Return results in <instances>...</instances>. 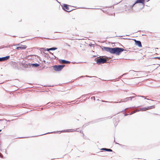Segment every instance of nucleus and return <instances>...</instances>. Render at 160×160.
Returning a JSON list of instances; mask_svg holds the SVG:
<instances>
[{"label":"nucleus","mask_w":160,"mask_h":160,"mask_svg":"<svg viewBox=\"0 0 160 160\" xmlns=\"http://www.w3.org/2000/svg\"><path fill=\"white\" fill-rule=\"evenodd\" d=\"M102 51L109 52L111 54L119 55L124 50L123 48L119 47L110 48L104 46L101 47Z\"/></svg>","instance_id":"nucleus-1"},{"label":"nucleus","mask_w":160,"mask_h":160,"mask_svg":"<svg viewBox=\"0 0 160 160\" xmlns=\"http://www.w3.org/2000/svg\"><path fill=\"white\" fill-rule=\"evenodd\" d=\"M136 96L141 97L142 98H144V99H147V100H149L148 99H147L145 98V97L143 96ZM135 97V96H133L132 97H129L126 98L124 99H121L120 101L118 102H113L114 103H120L121 102H126L131 101L132 98H134Z\"/></svg>","instance_id":"nucleus-2"},{"label":"nucleus","mask_w":160,"mask_h":160,"mask_svg":"<svg viewBox=\"0 0 160 160\" xmlns=\"http://www.w3.org/2000/svg\"><path fill=\"white\" fill-rule=\"evenodd\" d=\"M65 66L64 65H55L52 66L54 70L57 72L61 71Z\"/></svg>","instance_id":"nucleus-3"},{"label":"nucleus","mask_w":160,"mask_h":160,"mask_svg":"<svg viewBox=\"0 0 160 160\" xmlns=\"http://www.w3.org/2000/svg\"><path fill=\"white\" fill-rule=\"evenodd\" d=\"M107 61V60L106 59L101 58L97 59L96 61L98 65L106 63Z\"/></svg>","instance_id":"nucleus-4"},{"label":"nucleus","mask_w":160,"mask_h":160,"mask_svg":"<svg viewBox=\"0 0 160 160\" xmlns=\"http://www.w3.org/2000/svg\"><path fill=\"white\" fill-rule=\"evenodd\" d=\"M62 8L65 11L69 12L71 11L73 9H70L69 6L66 4H63L62 6Z\"/></svg>","instance_id":"nucleus-5"},{"label":"nucleus","mask_w":160,"mask_h":160,"mask_svg":"<svg viewBox=\"0 0 160 160\" xmlns=\"http://www.w3.org/2000/svg\"><path fill=\"white\" fill-rule=\"evenodd\" d=\"M147 2H148L150 0H146ZM145 2V0H137L133 4V5L131 6V7L132 8L133 6L137 3H141L143 5H144Z\"/></svg>","instance_id":"nucleus-6"},{"label":"nucleus","mask_w":160,"mask_h":160,"mask_svg":"<svg viewBox=\"0 0 160 160\" xmlns=\"http://www.w3.org/2000/svg\"><path fill=\"white\" fill-rule=\"evenodd\" d=\"M102 118H99V119H97L95 120H93V121L89 122L88 123H87L85 124L82 127H85L86 126H88L89 124H91V123H93L96 122H98V120H100L101 119H102Z\"/></svg>","instance_id":"nucleus-7"},{"label":"nucleus","mask_w":160,"mask_h":160,"mask_svg":"<svg viewBox=\"0 0 160 160\" xmlns=\"http://www.w3.org/2000/svg\"><path fill=\"white\" fill-rule=\"evenodd\" d=\"M10 56H7L5 57L0 58V62L4 61L9 59Z\"/></svg>","instance_id":"nucleus-8"},{"label":"nucleus","mask_w":160,"mask_h":160,"mask_svg":"<svg viewBox=\"0 0 160 160\" xmlns=\"http://www.w3.org/2000/svg\"><path fill=\"white\" fill-rule=\"evenodd\" d=\"M135 42V44L138 46V47L141 48L142 47L141 42L139 40H137L136 39H134Z\"/></svg>","instance_id":"nucleus-9"},{"label":"nucleus","mask_w":160,"mask_h":160,"mask_svg":"<svg viewBox=\"0 0 160 160\" xmlns=\"http://www.w3.org/2000/svg\"><path fill=\"white\" fill-rule=\"evenodd\" d=\"M20 65H22L25 68H28L29 67V65H30L31 63H26L25 62H21L20 64Z\"/></svg>","instance_id":"nucleus-10"},{"label":"nucleus","mask_w":160,"mask_h":160,"mask_svg":"<svg viewBox=\"0 0 160 160\" xmlns=\"http://www.w3.org/2000/svg\"><path fill=\"white\" fill-rule=\"evenodd\" d=\"M21 46L17 47L16 49L17 50H23L25 49L27 47L26 45H23L22 44H20Z\"/></svg>","instance_id":"nucleus-11"},{"label":"nucleus","mask_w":160,"mask_h":160,"mask_svg":"<svg viewBox=\"0 0 160 160\" xmlns=\"http://www.w3.org/2000/svg\"><path fill=\"white\" fill-rule=\"evenodd\" d=\"M59 61L60 63H64L65 64H68L71 62L70 61H68L67 60H66L64 59H60L59 60Z\"/></svg>","instance_id":"nucleus-12"},{"label":"nucleus","mask_w":160,"mask_h":160,"mask_svg":"<svg viewBox=\"0 0 160 160\" xmlns=\"http://www.w3.org/2000/svg\"><path fill=\"white\" fill-rule=\"evenodd\" d=\"M30 65H29V67H30L31 66H32L34 67H38L40 66V64L37 63H31Z\"/></svg>","instance_id":"nucleus-13"},{"label":"nucleus","mask_w":160,"mask_h":160,"mask_svg":"<svg viewBox=\"0 0 160 160\" xmlns=\"http://www.w3.org/2000/svg\"><path fill=\"white\" fill-rule=\"evenodd\" d=\"M101 150H104V151H107V152H112V149H110L107 148H102L101 149Z\"/></svg>","instance_id":"nucleus-14"},{"label":"nucleus","mask_w":160,"mask_h":160,"mask_svg":"<svg viewBox=\"0 0 160 160\" xmlns=\"http://www.w3.org/2000/svg\"><path fill=\"white\" fill-rule=\"evenodd\" d=\"M56 132H47V133H44V134H42L40 135H39L36 136H31V137H37V136H42V135H46V134H49V133H55Z\"/></svg>","instance_id":"nucleus-15"},{"label":"nucleus","mask_w":160,"mask_h":160,"mask_svg":"<svg viewBox=\"0 0 160 160\" xmlns=\"http://www.w3.org/2000/svg\"><path fill=\"white\" fill-rule=\"evenodd\" d=\"M147 110V108L146 107H144V108H141L140 109L137 110V111L139 112V111H146Z\"/></svg>","instance_id":"nucleus-16"},{"label":"nucleus","mask_w":160,"mask_h":160,"mask_svg":"<svg viewBox=\"0 0 160 160\" xmlns=\"http://www.w3.org/2000/svg\"><path fill=\"white\" fill-rule=\"evenodd\" d=\"M10 47V45H7V46H4L2 45L0 46V49H2L4 48H8Z\"/></svg>","instance_id":"nucleus-17"},{"label":"nucleus","mask_w":160,"mask_h":160,"mask_svg":"<svg viewBox=\"0 0 160 160\" xmlns=\"http://www.w3.org/2000/svg\"><path fill=\"white\" fill-rule=\"evenodd\" d=\"M146 108H147V110H149V109H152L154 108L155 106H152L147 107H146Z\"/></svg>","instance_id":"nucleus-18"},{"label":"nucleus","mask_w":160,"mask_h":160,"mask_svg":"<svg viewBox=\"0 0 160 160\" xmlns=\"http://www.w3.org/2000/svg\"><path fill=\"white\" fill-rule=\"evenodd\" d=\"M73 131H72V129H67V130H65L63 131H62V132H72Z\"/></svg>","instance_id":"nucleus-19"},{"label":"nucleus","mask_w":160,"mask_h":160,"mask_svg":"<svg viewBox=\"0 0 160 160\" xmlns=\"http://www.w3.org/2000/svg\"><path fill=\"white\" fill-rule=\"evenodd\" d=\"M89 77V78L93 77L90 76H88V75H86V76H81L80 77V78H83V77ZM93 77H95V76H93Z\"/></svg>","instance_id":"nucleus-20"},{"label":"nucleus","mask_w":160,"mask_h":160,"mask_svg":"<svg viewBox=\"0 0 160 160\" xmlns=\"http://www.w3.org/2000/svg\"><path fill=\"white\" fill-rule=\"evenodd\" d=\"M57 49V48L54 47L50 48V51L55 50Z\"/></svg>","instance_id":"nucleus-21"},{"label":"nucleus","mask_w":160,"mask_h":160,"mask_svg":"<svg viewBox=\"0 0 160 160\" xmlns=\"http://www.w3.org/2000/svg\"><path fill=\"white\" fill-rule=\"evenodd\" d=\"M44 56L47 58H50V57L49 56V55L47 53H45Z\"/></svg>","instance_id":"nucleus-22"},{"label":"nucleus","mask_w":160,"mask_h":160,"mask_svg":"<svg viewBox=\"0 0 160 160\" xmlns=\"http://www.w3.org/2000/svg\"><path fill=\"white\" fill-rule=\"evenodd\" d=\"M137 112H138L137 111V110H136V111H134V112H132L130 113H129L128 114H129V115H132V114L134 113H135Z\"/></svg>","instance_id":"nucleus-23"},{"label":"nucleus","mask_w":160,"mask_h":160,"mask_svg":"<svg viewBox=\"0 0 160 160\" xmlns=\"http://www.w3.org/2000/svg\"><path fill=\"white\" fill-rule=\"evenodd\" d=\"M92 99H93L94 101L95 100V97L94 96H92L91 98Z\"/></svg>","instance_id":"nucleus-24"},{"label":"nucleus","mask_w":160,"mask_h":160,"mask_svg":"<svg viewBox=\"0 0 160 160\" xmlns=\"http://www.w3.org/2000/svg\"><path fill=\"white\" fill-rule=\"evenodd\" d=\"M65 45H67V46H68V47H70V45H69V44H68V43H65Z\"/></svg>","instance_id":"nucleus-25"},{"label":"nucleus","mask_w":160,"mask_h":160,"mask_svg":"<svg viewBox=\"0 0 160 160\" xmlns=\"http://www.w3.org/2000/svg\"><path fill=\"white\" fill-rule=\"evenodd\" d=\"M46 51H48L49 52L50 51V48H46Z\"/></svg>","instance_id":"nucleus-26"},{"label":"nucleus","mask_w":160,"mask_h":160,"mask_svg":"<svg viewBox=\"0 0 160 160\" xmlns=\"http://www.w3.org/2000/svg\"><path fill=\"white\" fill-rule=\"evenodd\" d=\"M53 103V102H48L47 103V104H52Z\"/></svg>","instance_id":"nucleus-27"},{"label":"nucleus","mask_w":160,"mask_h":160,"mask_svg":"<svg viewBox=\"0 0 160 160\" xmlns=\"http://www.w3.org/2000/svg\"><path fill=\"white\" fill-rule=\"evenodd\" d=\"M2 154L0 152V157L2 158Z\"/></svg>","instance_id":"nucleus-28"},{"label":"nucleus","mask_w":160,"mask_h":160,"mask_svg":"<svg viewBox=\"0 0 160 160\" xmlns=\"http://www.w3.org/2000/svg\"><path fill=\"white\" fill-rule=\"evenodd\" d=\"M51 58H53V59H55L56 58V57L55 56L53 55V57H52Z\"/></svg>","instance_id":"nucleus-29"},{"label":"nucleus","mask_w":160,"mask_h":160,"mask_svg":"<svg viewBox=\"0 0 160 160\" xmlns=\"http://www.w3.org/2000/svg\"><path fill=\"white\" fill-rule=\"evenodd\" d=\"M114 142H115V143L116 144H119L118 143H117V142H115V139H114Z\"/></svg>","instance_id":"nucleus-30"},{"label":"nucleus","mask_w":160,"mask_h":160,"mask_svg":"<svg viewBox=\"0 0 160 160\" xmlns=\"http://www.w3.org/2000/svg\"><path fill=\"white\" fill-rule=\"evenodd\" d=\"M49 52L51 54H52V55H53V53H52L51 52H50V51H49Z\"/></svg>","instance_id":"nucleus-31"},{"label":"nucleus","mask_w":160,"mask_h":160,"mask_svg":"<svg viewBox=\"0 0 160 160\" xmlns=\"http://www.w3.org/2000/svg\"><path fill=\"white\" fill-rule=\"evenodd\" d=\"M123 50H124L123 51V52L124 51H128V50H126V49H123Z\"/></svg>","instance_id":"nucleus-32"},{"label":"nucleus","mask_w":160,"mask_h":160,"mask_svg":"<svg viewBox=\"0 0 160 160\" xmlns=\"http://www.w3.org/2000/svg\"><path fill=\"white\" fill-rule=\"evenodd\" d=\"M136 108L137 107H136L134 106V107H131L130 108Z\"/></svg>","instance_id":"nucleus-33"},{"label":"nucleus","mask_w":160,"mask_h":160,"mask_svg":"<svg viewBox=\"0 0 160 160\" xmlns=\"http://www.w3.org/2000/svg\"><path fill=\"white\" fill-rule=\"evenodd\" d=\"M128 114H125V115H124V116H127L128 115Z\"/></svg>","instance_id":"nucleus-34"},{"label":"nucleus","mask_w":160,"mask_h":160,"mask_svg":"<svg viewBox=\"0 0 160 160\" xmlns=\"http://www.w3.org/2000/svg\"><path fill=\"white\" fill-rule=\"evenodd\" d=\"M157 58L158 59H160V57H156L155 58Z\"/></svg>","instance_id":"nucleus-35"},{"label":"nucleus","mask_w":160,"mask_h":160,"mask_svg":"<svg viewBox=\"0 0 160 160\" xmlns=\"http://www.w3.org/2000/svg\"><path fill=\"white\" fill-rule=\"evenodd\" d=\"M129 72H135V71H134V70H131Z\"/></svg>","instance_id":"nucleus-36"},{"label":"nucleus","mask_w":160,"mask_h":160,"mask_svg":"<svg viewBox=\"0 0 160 160\" xmlns=\"http://www.w3.org/2000/svg\"><path fill=\"white\" fill-rule=\"evenodd\" d=\"M77 131L78 132H81L80 130H78Z\"/></svg>","instance_id":"nucleus-37"},{"label":"nucleus","mask_w":160,"mask_h":160,"mask_svg":"<svg viewBox=\"0 0 160 160\" xmlns=\"http://www.w3.org/2000/svg\"><path fill=\"white\" fill-rule=\"evenodd\" d=\"M20 45V44H16L15 45L16 46H18V45Z\"/></svg>","instance_id":"nucleus-38"},{"label":"nucleus","mask_w":160,"mask_h":160,"mask_svg":"<svg viewBox=\"0 0 160 160\" xmlns=\"http://www.w3.org/2000/svg\"><path fill=\"white\" fill-rule=\"evenodd\" d=\"M44 49V48H40V49Z\"/></svg>","instance_id":"nucleus-39"},{"label":"nucleus","mask_w":160,"mask_h":160,"mask_svg":"<svg viewBox=\"0 0 160 160\" xmlns=\"http://www.w3.org/2000/svg\"><path fill=\"white\" fill-rule=\"evenodd\" d=\"M23 138V137H19V138Z\"/></svg>","instance_id":"nucleus-40"},{"label":"nucleus","mask_w":160,"mask_h":160,"mask_svg":"<svg viewBox=\"0 0 160 160\" xmlns=\"http://www.w3.org/2000/svg\"><path fill=\"white\" fill-rule=\"evenodd\" d=\"M102 102H106L105 101H103V100H102Z\"/></svg>","instance_id":"nucleus-41"},{"label":"nucleus","mask_w":160,"mask_h":160,"mask_svg":"<svg viewBox=\"0 0 160 160\" xmlns=\"http://www.w3.org/2000/svg\"><path fill=\"white\" fill-rule=\"evenodd\" d=\"M12 37H16L15 36H12Z\"/></svg>","instance_id":"nucleus-42"},{"label":"nucleus","mask_w":160,"mask_h":160,"mask_svg":"<svg viewBox=\"0 0 160 160\" xmlns=\"http://www.w3.org/2000/svg\"><path fill=\"white\" fill-rule=\"evenodd\" d=\"M135 99H136V100H138V98H135Z\"/></svg>","instance_id":"nucleus-43"},{"label":"nucleus","mask_w":160,"mask_h":160,"mask_svg":"<svg viewBox=\"0 0 160 160\" xmlns=\"http://www.w3.org/2000/svg\"><path fill=\"white\" fill-rule=\"evenodd\" d=\"M57 32H54V33H57Z\"/></svg>","instance_id":"nucleus-44"},{"label":"nucleus","mask_w":160,"mask_h":160,"mask_svg":"<svg viewBox=\"0 0 160 160\" xmlns=\"http://www.w3.org/2000/svg\"><path fill=\"white\" fill-rule=\"evenodd\" d=\"M1 131H2V130H1V129H0V132H1Z\"/></svg>","instance_id":"nucleus-45"},{"label":"nucleus","mask_w":160,"mask_h":160,"mask_svg":"<svg viewBox=\"0 0 160 160\" xmlns=\"http://www.w3.org/2000/svg\"><path fill=\"white\" fill-rule=\"evenodd\" d=\"M127 108H125V110H124V111H125V110H126V109H127Z\"/></svg>","instance_id":"nucleus-46"},{"label":"nucleus","mask_w":160,"mask_h":160,"mask_svg":"<svg viewBox=\"0 0 160 160\" xmlns=\"http://www.w3.org/2000/svg\"><path fill=\"white\" fill-rule=\"evenodd\" d=\"M56 0V1H57L58 2H59L58 1V0Z\"/></svg>","instance_id":"nucleus-47"},{"label":"nucleus","mask_w":160,"mask_h":160,"mask_svg":"<svg viewBox=\"0 0 160 160\" xmlns=\"http://www.w3.org/2000/svg\"><path fill=\"white\" fill-rule=\"evenodd\" d=\"M113 122H114V123L115 121H114V119L113 120Z\"/></svg>","instance_id":"nucleus-48"},{"label":"nucleus","mask_w":160,"mask_h":160,"mask_svg":"<svg viewBox=\"0 0 160 160\" xmlns=\"http://www.w3.org/2000/svg\"><path fill=\"white\" fill-rule=\"evenodd\" d=\"M43 62H45V61H44V60H43Z\"/></svg>","instance_id":"nucleus-49"},{"label":"nucleus","mask_w":160,"mask_h":160,"mask_svg":"<svg viewBox=\"0 0 160 160\" xmlns=\"http://www.w3.org/2000/svg\"><path fill=\"white\" fill-rule=\"evenodd\" d=\"M29 137H26V138H28Z\"/></svg>","instance_id":"nucleus-50"},{"label":"nucleus","mask_w":160,"mask_h":160,"mask_svg":"<svg viewBox=\"0 0 160 160\" xmlns=\"http://www.w3.org/2000/svg\"><path fill=\"white\" fill-rule=\"evenodd\" d=\"M1 120H0V121H1Z\"/></svg>","instance_id":"nucleus-51"}]
</instances>
